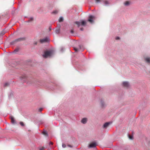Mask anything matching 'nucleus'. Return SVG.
<instances>
[{
    "label": "nucleus",
    "instance_id": "f8f14e48",
    "mask_svg": "<svg viewBox=\"0 0 150 150\" xmlns=\"http://www.w3.org/2000/svg\"><path fill=\"white\" fill-rule=\"evenodd\" d=\"M110 122H106L105 123L103 126V128H107L108 126H109V124H110Z\"/></svg>",
    "mask_w": 150,
    "mask_h": 150
},
{
    "label": "nucleus",
    "instance_id": "f3484780",
    "mask_svg": "<svg viewBox=\"0 0 150 150\" xmlns=\"http://www.w3.org/2000/svg\"><path fill=\"white\" fill-rule=\"evenodd\" d=\"M60 29L59 28L58 29H57L55 30V33L57 34H58L60 33Z\"/></svg>",
    "mask_w": 150,
    "mask_h": 150
},
{
    "label": "nucleus",
    "instance_id": "7c9ffc66",
    "mask_svg": "<svg viewBox=\"0 0 150 150\" xmlns=\"http://www.w3.org/2000/svg\"><path fill=\"white\" fill-rule=\"evenodd\" d=\"M18 50L17 49H15L14 50V52H18Z\"/></svg>",
    "mask_w": 150,
    "mask_h": 150
},
{
    "label": "nucleus",
    "instance_id": "f704fd0d",
    "mask_svg": "<svg viewBox=\"0 0 150 150\" xmlns=\"http://www.w3.org/2000/svg\"><path fill=\"white\" fill-rule=\"evenodd\" d=\"M51 29H52L51 27V26L49 27V30L50 31L51 30Z\"/></svg>",
    "mask_w": 150,
    "mask_h": 150
},
{
    "label": "nucleus",
    "instance_id": "9b49d317",
    "mask_svg": "<svg viewBox=\"0 0 150 150\" xmlns=\"http://www.w3.org/2000/svg\"><path fill=\"white\" fill-rule=\"evenodd\" d=\"M21 78L22 80L23 79L24 81H25V80L27 79V76L26 75L24 74L21 77Z\"/></svg>",
    "mask_w": 150,
    "mask_h": 150
},
{
    "label": "nucleus",
    "instance_id": "9d476101",
    "mask_svg": "<svg viewBox=\"0 0 150 150\" xmlns=\"http://www.w3.org/2000/svg\"><path fill=\"white\" fill-rule=\"evenodd\" d=\"M122 84L123 86L125 87H128L129 86V83L126 81L122 83Z\"/></svg>",
    "mask_w": 150,
    "mask_h": 150
},
{
    "label": "nucleus",
    "instance_id": "0eeeda50",
    "mask_svg": "<svg viewBox=\"0 0 150 150\" xmlns=\"http://www.w3.org/2000/svg\"><path fill=\"white\" fill-rule=\"evenodd\" d=\"M49 40L47 38H45L43 39H40V42L41 43H43L45 42H48Z\"/></svg>",
    "mask_w": 150,
    "mask_h": 150
},
{
    "label": "nucleus",
    "instance_id": "20e7f679",
    "mask_svg": "<svg viewBox=\"0 0 150 150\" xmlns=\"http://www.w3.org/2000/svg\"><path fill=\"white\" fill-rule=\"evenodd\" d=\"M95 16L90 15L89 17L88 21L91 23H92L93 22V21L95 19Z\"/></svg>",
    "mask_w": 150,
    "mask_h": 150
},
{
    "label": "nucleus",
    "instance_id": "1a4fd4ad",
    "mask_svg": "<svg viewBox=\"0 0 150 150\" xmlns=\"http://www.w3.org/2000/svg\"><path fill=\"white\" fill-rule=\"evenodd\" d=\"M88 121V119L86 118H83L81 120V122L83 124H85Z\"/></svg>",
    "mask_w": 150,
    "mask_h": 150
},
{
    "label": "nucleus",
    "instance_id": "4468645a",
    "mask_svg": "<svg viewBox=\"0 0 150 150\" xmlns=\"http://www.w3.org/2000/svg\"><path fill=\"white\" fill-rule=\"evenodd\" d=\"M10 118L11 120V122L12 123L14 124V123H15V120H14V118L13 116H10Z\"/></svg>",
    "mask_w": 150,
    "mask_h": 150
},
{
    "label": "nucleus",
    "instance_id": "c85d7f7f",
    "mask_svg": "<svg viewBox=\"0 0 150 150\" xmlns=\"http://www.w3.org/2000/svg\"><path fill=\"white\" fill-rule=\"evenodd\" d=\"M43 134H47V132L46 131H44L43 132Z\"/></svg>",
    "mask_w": 150,
    "mask_h": 150
},
{
    "label": "nucleus",
    "instance_id": "aec40b11",
    "mask_svg": "<svg viewBox=\"0 0 150 150\" xmlns=\"http://www.w3.org/2000/svg\"><path fill=\"white\" fill-rule=\"evenodd\" d=\"M128 137L130 139H132L133 138V136L132 135H129V134L128 135Z\"/></svg>",
    "mask_w": 150,
    "mask_h": 150
},
{
    "label": "nucleus",
    "instance_id": "39448f33",
    "mask_svg": "<svg viewBox=\"0 0 150 150\" xmlns=\"http://www.w3.org/2000/svg\"><path fill=\"white\" fill-rule=\"evenodd\" d=\"M97 145L96 142H93L91 143L88 146L89 148H95Z\"/></svg>",
    "mask_w": 150,
    "mask_h": 150
},
{
    "label": "nucleus",
    "instance_id": "5701e85b",
    "mask_svg": "<svg viewBox=\"0 0 150 150\" xmlns=\"http://www.w3.org/2000/svg\"><path fill=\"white\" fill-rule=\"evenodd\" d=\"M5 33V32H2L1 33H0V35H4Z\"/></svg>",
    "mask_w": 150,
    "mask_h": 150
},
{
    "label": "nucleus",
    "instance_id": "72a5a7b5",
    "mask_svg": "<svg viewBox=\"0 0 150 150\" xmlns=\"http://www.w3.org/2000/svg\"><path fill=\"white\" fill-rule=\"evenodd\" d=\"M67 146L69 147H71V148L72 147V146L69 145H67Z\"/></svg>",
    "mask_w": 150,
    "mask_h": 150
},
{
    "label": "nucleus",
    "instance_id": "f257e3e1",
    "mask_svg": "<svg viewBox=\"0 0 150 150\" xmlns=\"http://www.w3.org/2000/svg\"><path fill=\"white\" fill-rule=\"evenodd\" d=\"M53 52L52 51H46L45 52L44 54L42 56L43 57L46 58L51 57L53 54Z\"/></svg>",
    "mask_w": 150,
    "mask_h": 150
},
{
    "label": "nucleus",
    "instance_id": "473e14b6",
    "mask_svg": "<svg viewBox=\"0 0 150 150\" xmlns=\"http://www.w3.org/2000/svg\"><path fill=\"white\" fill-rule=\"evenodd\" d=\"M70 32L71 33L73 34L74 33V31H73V30H71Z\"/></svg>",
    "mask_w": 150,
    "mask_h": 150
},
{
    "label": "nucleus",
    "instance_id": "e433bc0d",
    "mask_svg": "<svg viewBox=\"0 0 150 150\" xmlns=\"http://www.w3.org/2000/svg\"><path fill=\"white\" fill-rule=\"evenodd\" d=\"M101 103H102V105L103 106V103H102V101H101Z\"/></svg>",
    "mask_w": 150,
    "mask_h": 150
},
{
    "label": "nucleus",
    "instance_id": "7ed1b4c3",
    "mask_svg": "<svg viewBox=\"0 0 150 150\" xmlns=\"http://www.w3.org/2000/svg\"><path fill=\"white\" fill-rule=\"evenodd\" d=\"M75 23L77 25L78 27H79L81 25H85L86 24V22L85 21H76Z\"/></svg>",
    "mask_w": 150,
    "mask_h": 150
},
{
    "label": "nucleus",
    "instance_id": "6ab92c4d",
    "mask_svg": "<svg viewBox=\"0 0 150 150\" xmlns=\"http://www.w3.org/2000/svg\"><path fill=\"white\" fill-rule=\"evenodd\" d=\"M39 149V150H44L45 148L43 147H40Z\"/></svg>",
    "mask_w": 150,
    "mask_h": 150
},
{
    "label": "nucleus",
    "instance_id": "bb28decb",
    "mask_svg": "<svg viewBox=\"0 0 150 150\" xmlns=\"http://www.w3.org/2000/svg\"><path fill=\"white\" fill-rule=\"evenodd\" d=\"M8 83H6L4 85V86H7L8 85Z\"/></svg>",
    "mask_w": 150,
    "mask_h": 150
},
{
    "label": "nucleus",
    "instance_id": "423d86ee",
    "mask_svg": "<svg viewBox=\"0 0 150 150\" xmlns=\"http://www.w3.org/2000/svg\"><path fill=\"white\" fill-rule=\"evenodd\" d=\"M96 1L97 3H98L100 2H102L105 5H107L109 3L108 1H104L103 0H96Z\"/></svg>",
    "mask_w": 150,
    "mask_h": 150
},
{
    "label": "nucleus",
    "instance_id": "cd10ccee",
    "mask_svg": "<svg viewBox=\"0 0 150 150\" xmlns=\"http://www.w3.org/2000/svg\"><path fill=\"white\" fill-rule=\"evenodd\" d=\"M42 110V108H40L39 109V111L40 112H41Z\"/></svg>",
    "mask_w": 150,
    "mask_h": 150
},
{
    "label": "nucleus",
    "instance_id": "6e6552de",
    "mask_svg": "<svg viewBox=\"0 0 150 150\" xmlns=\"http://www.w3.org/2000/svg\"><path fill=\"white\" fill-rule=\"evenodd\" d=\"M74 49L76 52H77L79 50H81L82 51H83V50H84V49L83 48V46L79 45V49H77V48H74Z\"/></svg>",
    "mask_w": 150,
    "mask_h": 150
},
{
    "label": "nucleus",
    "instance_id": "dca6fc26",
    "mask_svg": "<svg viewBox=\"0 0 150 150\" xmlns=\"http://www.w3.org/2000/svg\"><path fill=\"white\" fill-rule=\"evenodd\" d=\"M33 17H31L29 18V20L27 21L28 22H29L32 21L33 20Z\"/></svg>",
    "mask_w": 150,
    "mask_h": 150
},
{
    "label": "nucleus",
    "instance_id": "393cba45",
    "mask_svg": "<svg viewBox=\"0 0 150 150\" xmlns=\"http://www.w3.org/2000/svg\"><path fill=\"white\" fill-rule=\"evenodd\" d=\"M62 146L64 148H65L66 147V145L64 144H62Z\"/></svg>",
    "mask_w": 150,
    "mask_h": 150
},
{
    "label": "nucleus",
    "instance_id": "c9c22d12",
    "mask_svg": "<svg viewBox=\"0 0 150 150\" xmlns=\"http://www.w3.org/2000/svg\"><path fill=\"white\" fill-rule=\"evenodd\" d=\"M80 29L81 31H83V28H81Z\"/></svg>",
    "mask_w": 150,
    "mask_h": 150
},
{
    "label": "nucleus",
    "instance_id": "f03ea898",
    "mask_svg": "<svg viewBox=\"0 0 150 150\" xmlns=\"http://www.w3.org/2000/svg\"><path fill=\"white\" fill-rule=\"evenodd\" d=\"M25 38H20L16 39L15 40L12 41L11 43L12 45H13L17 42H20L21 41L23 40H25Z\"/></svg>",
    "mask_w": 150,
    "mask_h": 150
},
{
    "label": "nucleus",
    "instance_id": "a211bd4d",
    "mask_svg": "<svg viewBox=\"0 0 150 150\" xmlns=\"http://www.w3.org/2000/svg\"><path fill=\"white\" fill-rule=\"evenodd\" d=\"M124 4L125 6H128L129 4V3L128 1H126L125 3Z\"/></svg>",
    "mask_w": 150,
    "mask_h": 150
},
{
    "label": "nucleus",
    "instance_id": "4be33fe9",
    "mask_svg": "<svg viewBox=\"0 0 150 150\" xmlns=\"http://www.w3.org/2000/svg\"><path fill=\"white\" fill-rule=\"evenodd\" d=\"M20 124L22 126H23L24 125L23 123L22 122H20Z\"/></svg>",
    "mask_w": 150,
    "mask_h": 150
},
{
    "label": "nucleus",
    "instance_id": "2eb2a0df",
    "mask_svg": "<svg viewBox=\"0 0 150 150\" xmlns=\"http://www.w3.org/2000/svg\"><path fill=\"white\" fill-rule=\"evenodd\" d=\"M63 21V17H60L59 20V22H62Z\"/></svg>",
    "mask_w": 150,
    "mask_h": 150
},
{
    "label": "nucleus",
    "instance_id": "2f4dec72",
    "mask_svg": "<svg viewBox=\"0 0 150 150\" xmlns=\"http://www.w3.org/2000/svg\"><path fill=\"white\" fill-rule=\"evenodd\" d=\"M119 39H120V38L119 37H116V39L117 40H119Z\"/></svg>",
    "mask_w": 150,
    "mask_h": 150
},
{
    "label": "nucleus",
    "instance_id": "c756f323",
    "mask_svg": "<svg viewBox=\"0 0 150 150\" xmlns=\"http://www.w3.org/2000/svg\"><path fill=\"white\" fill-rule=\"evenodd\" d=\"M53 144V143L51 142H49V145H52Z\"/></svg>",
    "mask_w": 150,
    "mask_h": 150
},
{
    "label": "nucleus",
    "instance_id": "a878e982",
    "mask_svg": "<svg viewBox=\"0 0 150 150\" xmlns=\"http://www.w3.org/2000/svg\"><path fill=\"white\" fill-rule=\"evenodd\" d=\"M37 44V41H35L33 42V44L34 45H36Z\"/></svg>",
    "mask_w": 150,
    "mask_h": 150
},
{
    "label": "nucleus",
    "instance_id": "ddd939ff",
    "mask_svg": "<svg viewBox=\"0 0 150 150\" xmlns=\"http://www.w3.org/2000/svg\"><path fill=\"white\" fill-rule=\"evenodd\" d=\"M144 59L146 62L148 63H150V57H146Z\"/></svg>",
    "mask_w": 150,
    "mask_h": 150
},
{
    "label": "nucleus",
    "instance_id": "b1692460",
    "mask_svg": "<svg viewBox=\"0 0 150 150\" xmlns=\"http://www.w3.org/2000/svg\"><path fill=\"white\" fill-rule=\"evenodd\" d=\"M64 50V48L63 47H62L61 48V52H63V50Z\"/></svg>",
    "mask_w": 150,
    "mask_h": 150
},
{
    "label": "nucleus",
    "instance_id": "412c9836",
    "mask_svg": "<svg viewBox=\"0 0 150 150\" xmlns=\"http://www.w3.org/2000/svg\"><path fill=\"white\" fill-rule=\"evenodd\" d=\"M58 12V11L57 10H55L52 12V13L54 14H57Z\"/></svg>",
    "mask_w": 150,
    "mask_h": 150
}]
</instances>
